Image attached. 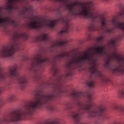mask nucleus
I'll return each mask as SVG.
<instances>
[{"label": "nucleus", "mask_w": 124, "mask_h": 124, "mask_svg": "<svg viewBox=\"0 0 124 124\" xmlns=\"http://www.w3.org/2000/svg\"><path fill=\"white\" fill-rule=\"evenodd\" d=\"M73 107V103H69L66 104V109L68 110V109H71Z\"/></svg>", "instance_id": "14"}, {"label": "nucleus", "mask_w": 124, "mask_h": 124, "mask_svg": "<svg viewBox=\"0 0 124 124\" xmlns=\"http://www.w3.org/2000/svg\"><path fill=\"white\" fill-rule=\"evenodd\" d=\"M71 96L76 101L78 109L71 112V117L75 124H83L81 122V115L87 113L90 117L98 118L99 120H106L107 117L104 111L105 107L103 106L96 107L93 102L94 98L93 94L87 93L72 92Z\"/></svg>", "instance_id": "2"}, {"label": "nucleus", "mask_w": 124, "mask_h": 124, "mask_svg": "<svg viewBox=\"0 0 124 124\" xmlns=\"http://www.w3.org/2000/svg\"><path fill=\"white\" fill-rule=\"evenodd\" d=\"M8 100L10 101V102H14L16 100V95L15 94L10 95L8 98Z\"/></svg>", "instance_id": "12"}, {"label": "nucleus", "mask_w": 124, "mask_h": 124, "mask_svg": "<svg viewBox=\"0 0 124 124\" xmlns=\"http://www.w3.org/2000/svg\"><path fill=\"white\" fill-rule=\"evenodd\" d=\"M102 1H105V2H108L109 1V0H101Z\"/></svg>", "instance_id": "19"}, {"label": "nucleus", "mask_w": 124, "mask_h": 124, "mask_svg": "<svg viewBox=\"0 0 124 124\" xmlns=\"http://www.w3.org/2000/svg\"><path fill=\"white\" fill-rule=\"evenodd\" d=\"M31 11V8L30 7H25L21 11V14L24 17H28L30 12Z\"/></svg>", "instance_id": "9"}, {"label": "nucleus", "mask_w": 124, "mask_h": 124, "mask_svg": "<svg viewBox=\"0 0 124 124\" xmlns=\"http://www.w3.org/2000/svg\"><path fill=\"white\" fill-rule=\"evenodd\" d=\"M63 10L58 9L57 12V16L59 18L55 20L50 21L47 23L46 21H40L38 22L36 21L31 22L28 24V27L30 29H45L49 27L51 29H53L58 24V23H62L64 25V29L60 31V33L63 32L67 33L69 31V20L67 18H65L62 16V12Z\"/></svg>", "instance_id": "4"}, {"label": "nucleus", "mask_w": 124, "mask_h": 124, "mask_svg": "<svg viewBox=\"0 0 124 124\" xmlns=\"http://www.w3.org/2000/svg\"><path fill=\"white\" fill-rule=\"evenodd\" d=\"M6 24L11 25L14 28H17L18 23L14 19H11L10 17L2 18L0 17V28L5 29L6 28Z\"/></svg>", "instance_id": "6"}, {"label": "nucleus", "mask_w": 124, "mask_h": 124, "mask_svg": "<svg viewBox=\"0 0 124 124\" xmlns=\"http://www.w3.org/2000/svg\"><path fill=\"white\" fill-rule=\"evenodd\" d=\"M114 109L115 110H118L119 114L120 115H124V106H117L115 105L114 107Z\"/></svg>", "instance_id": "10"}, {"label": "nucleus", "mask_w": 124, "mask_h": 124, "mask_svg": "<svg viewBox=\"0 0 124 124\" xmlns=\"http://www.w3.org/2000/svg\"><path fill=\"white\" fill-rule=\"evenodd\" d=\"M31 19H32V17H31Z\"/></svg>", "instance_id": "21"}, {"label": "nucleus", "mask_w": 124, "mask_h": 124, "mask_svg": "<svg viewBox=\"0 0 124 124\" xmlns=\"http://www.w3.org/2000/svg\"><path fill=\"white\" fill-rule=\"evenodd\" d=\"M90 53L86 52L81 57H75L73 56L67 64V68L69 70L67 77H71L73 75V69L77 67H81L87 63V61L90 67L89 70L92 75H95L96 77H99L103 83L108 82L109 79L106 76L102 75L101 72L97 70L96 67V59H94L95 51L97 55L100 56H105L106 52L105 51V46H98L97 48L92 47L90 49Z\"/></svg>", "instance_id": "3"}, {"label": "nucleus", "mask_w": 124, "mask_h": 124, "mask_svg": "<svg viewBox=\"0 0 124 124\" xmlns=\"http://www.w3.org/2000/svg\"><path fill=\"white\" fill-rule=\"evenodd\" d=\"M119 6H122V4L121 3H119Z\"/></svg>", "instance_id": "20"}, {"label": "nucleus", "mask_w": 124, "mask_h": 124, "mask_svg": "<svg viewBox=\"0 0 124 124\" xmlns=\"http://www.w3.org/2000/svg\"><path fill=\"white\" fill-rule=\"evenodd\" d=\"M87 85L89 86L90 88H93L94 87V81L92 79H90L89 80L86 82Z\"/></svg>", "instance_id": "13"}, {"label": "nucleus", "mask_w": 124, "mask_h": 124, "mask_svg": "<svg viewBox=\"0 0 124 124\" xmlns=\"http://www.w3.org/2000/svg\"><path fill=\"white\" fill-rule=\"evenodd\" d=\"M21 39L27 40L28 39V34L26 33H16L12 40V45L10 46L3 47L0 51V57L3 58H9L12 59L15 52L20 50Z\"/></svg>", "instance_id": "5"}, {"label": "nucleus", "mask_w": 124, "mask_h": 124, "mask_svg": "<svg viewBox=\"0 0 124 124\" xmlns=\"http://www.w3.org/2000/svg\"><path fill=\"white\" fill-rule=\"evenodd\" d=\"M3 92V88L0 87V94Z\"/></svg>", "instance_id": "17"}, {"label": "nucleus", "mask_w": 124, "mask_h": 124, "mask_svg": "<svg viewBox=\"0 0 124 124\" xmlns=\"http://www.w3.org/2000/svg\"><path fill=\"white\" fill-rule=\"evenodd\" d=\"M117 42L118 40L113 38L109 41L108 45H109L110 46H112V47H113V48H116V45L117 44Z\"/></svg>", "instance_id": "11"}, {"label": "nucleus", "mask_w": 124, "mask_h": 124, "mask_svg": "<svg viewBox=\"0 0 124 124\" xmlns=\"http://www.w3.org/2000/svg\"><path fill=\"white\" fill-rule=\"evenodd\" d=\"M36 41H45L47 42L49 41V36L46 33H44L42 35L38 36L35 38Z\"/></svg>", "instance_id": "8"}, {"label": "nucleus", "mask_w": 124, "mask_h": 124, "mask_svg": "<svg viewBox=\"0 0 124 124\" xmlns=\"http://www.w3.org/2000/svg\"><path fill=\"white\" fill-rule=\"evenodd\" d=\"M119 93L120 94V96L122 98H124V89H121L119 91Z\"/></svg>", "instance_id": "16"}, {"label": "nucleus", "mask_w": 124, "mask_h": 124, "mask_svg": "<svg viewBox=\"0 0 124 124\" xmlns=\"http://www.w3.org/2000/svg\"><path fill=\"white\" fill-rule=\"evenodd\" d=\"M47 62H31V70L34 73L33 79L39 81L41 78V73L44 71L45 63ZM52 65V70L54 73L53 76L56 77L55 82L52 83H45L46 86L51 87L52 91L49 94L44 93L41 90H35L34 93V100L29 104H25L22 109H16L4 116L0 119V124H8L13 122L21 121L31 116L36 111L37 109L41 108L43 105H46V108L49 111H54L55 107L51 104L52 101L56 100L63 93L62 82L64 81V77L58 75L59 69L56 65L57 62H48ZM2 106V102L0 100V108Z\"/></svg>", "instance_id": "1"}, {"label": "nucleus", "mask_w": 124, "mask_h": 124, "mask_svg": "<svg viewBox=\"0 0 124 124\" xmlns=\"http://www.w3.org/2000/svg\"><path fill=\"white\" fill-rule=\"evenodd\" d=\"M88 39V40L92 39V36H91V35H89Z\"/></svg>", "instance_id": "18"}, {"label": "nucleus", "mask_w": 124, "mask_h": 124, "mask_svg": "<svg viewBox=\"0 0 124 124\" xmlns=\"http://www.w3.org/2000/svg\"><path fill=\"white\" fill-rule=\"evenodd\" d=\"M104 39V36H103L99 37V38L96 40V43H102V41H103Z\"/></svg>", "instance_id": "15"}, {"label": "nucleus", "mask_w": 124, "mask_h": 124, "mask_svg": "<svg viewBox=\"0 0 124 124\" xmlns=\"http://www.w3.org/2000/svg\"><path fill=\"white\" fill-rule=\"evenodd\" d=\"M67 40H62V41H56L55 42H52L51 46V48L49 49L50 52H54V49L55 47H60L62 46V47H66L67 45Z\"/></svg>", "instance_id": "7"}]
</instances>
